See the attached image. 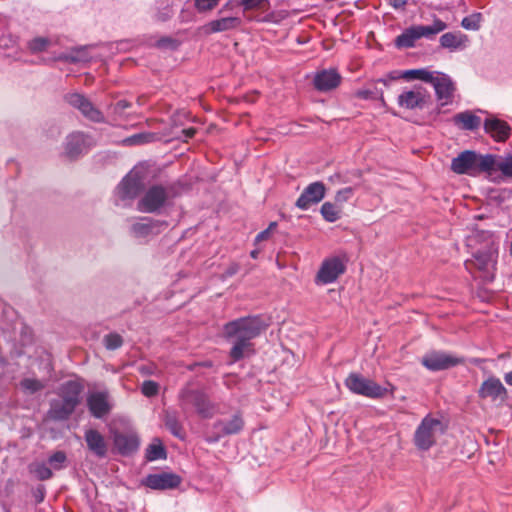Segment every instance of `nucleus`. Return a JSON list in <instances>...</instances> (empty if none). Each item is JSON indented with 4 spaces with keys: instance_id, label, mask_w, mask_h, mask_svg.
<instances>
[{
    "instance_id": "473e14b6",
    "label": "nucleus",
    "mask_w": 512,
    "mask_h": 512,
    "mask_svg": "<svg viewBox=\"0 0 512 512\" xmlns=\"http://www.w3.org/2000/svg\"><path fill=\"white\" fill-rule=\"evenodd\" d=\"M416 28L420 38H431L432 36L444 31L447 28V25L442 20L435 19L432 25H417Z\"/></svg>"
},
{
    "instance_id": "f704fd0d",
    "label": "nucleus",
    "mask_w": 512,
    "mask_h": 512,
    "mask_svg": "<svg viewBox=\"0 0 512 512\" xmlns=\"http://www.w3.org/2000/svg\"><path fill=\"white\" fill-rule=\"evenodd\" d=\"M166 458V452L160 439L155 438L146 449V459L154 461Z\"/></svg>"
},
{
    "instance_id": "3c124183",
    "label": "nucleus",
    "mask_w": 512,
    "mask_h": 512,
    "mask_svg": "<svg viewBox=\"0 0 512 512\" xmlns=\"http://www.w3.org/2000/svg\"><path fill=\"white\" fill-rule=\"evenodd\" d=\"M131 107V103L126 100H119L113 106V113L119 116H123L126 109Z\"/></svg>"
},
{
    "instance_id": "423d86ee",
    "label": "nucleus",
    "mask_w": 512,
    "mask_h": 512,
    "mask_svg": "<svg viewBox=\"0 0 512 512\" xmlns=\"http://www.w3.org/2000/svg\"><path fill=\"white\" fill-rule=\"evenodd\" d=\"M472 258L465 261L466 269L471 273H480L486 281H491L494 278V271L496 269L498 250H481L471 252Z\"/></svg>"
},
{
    "instance_id": "1a4fd4ad",
    "label": "nucleus",
    "mask_w": 512,
    "mask_h": 512,
    "mask_svg": "<svg viewBox=\"0 0 512 512\" xmlns=\"http://www.w3.org/2000/svg\"><path fill=\"white\" fill-rule=\"evenodd\" d=\"M431 102V94L422 86L405 89L397 97V104L405 110H422Z\"/></svg>"
},
{
    "instance_id": "603ef678",
    "label": "nucleus",
    "mask_w": 512,
    "mask_h": 512,
    "mask_svg": "<svg viewBox=\"0 0 512 512\" xmlns=\"http://www.w3.org/2000/svg\"><path fill=\"white\" fill-rule=\"evenodd\" d=\"M239 270V264L237 263H232L226 270L225 272V276H233L234 274H236Z\"/></svg>"
},
{
    "instance_id": "ddd939ff",
    "label": "nucleus",
    "mask_w": 512,
    "mask_h": 512,
    "mask_svg": "<svg viewBox=\"0 0 512 512\" xmlns=\"http://www.w3.org/2000/svg\"><path fill=\"white\" fill-rule=\"evenodd\" d=\"M87 406L95 418H103L110 413L113 404L107 391H93L87 396Z\"/></svg>"
},
{
    "instance_id": "7c9ffc66",
    "label": "nucleus",
    "mask_w": 512,
    "mask_h": 512,
    "mask_svg": "<svg viewBox=\"0 0 512 512\" xmlns=\"http://www.w3.org/2000/svg\"><path fill=\"white\" fill-rule=\"evenodd\" d=\"M454 123L465 130H475L481 124V119L470 111L461 112L454 116Z\"/></svg>"
},
{
    "instance_id": "9b49d317",
    "label": "nucleus",
    "mask_w": 512,
    "mask_h": 512,
    "mask_svg": "<svg viewBox=\"0 0 512 512\" xmlns=\"http://www.w3.org/2000/svg\"><path fill=\"white\" fill-rule=\"evenodd\" d=\"M512 177V155L500 156L489 154L487 179L500 183Z\"/></svg>"
},
{
    "instance_id": "bb28decb",
    "label": "nucleus",
    "mask_w": 512,
    "mask_h": 512,
    "mask_svg": "<svg viewBox=\"0 0 512 512\" xmlns=\"http://www.w3.org/2000/svg\"><path fill=\"white\" fill-rule=\"evenodd\" d=\"M85 441L88 448L98 457H105L107 454V443L104 437L94 429L85 432Z\"/></svg>"
},
{
    "instance_id": "72a5a7b5",
    "label": "nucleus",
    "mask_w": 512,
    "mask_h": 512,
    "mask_svg": "<svg viewBox=\"0 0 512 512\" xmlns=\"http://www.w3.org/2000/svg\"><path fill=\"white\" fill-rule=\"evenodd\" d=\"M320 212L327 222L333 223L340 219L342 208L335 202H325L321 206Z\"/></svg>"
},
{
    "instance_id": "f3484780",
    "label": "nucleus",
    "mask_w": 512,
    "mask_h": 512,
    "mask_svg": "<svg viewBox=\"0 0 512 512\" xmlns=\"http://www.w3.org/2000/svg\"><path fill=\"white\" fill-rule=\"evenodd\" d=\"M421 362L429 370L439 371L456 366L461 360L444 352H431L426 354Z\"/></svg>"
},
{
    "instance_id": "4c0bfd02",
    "label": "nucleus",
    "mask_w": 512,
    "mask_h": 512,
    "mask_svg": "<svg viewBox=\"0 0 512 512\" xmlns=\"http://www.w3.org/2000/svg\"><path fill=\"white\" fill-rule=\"evenodd\" d=\"M154 139V134L151 133H139L123 140V143L127 146L139 145L143 143L151 142Z\"/></svg>"
},
{
    "instance_id": "e433bc0d",
    "label": "nucleus",
    "mask_w": 512,
    "mask_h": 512,
    "mask_svg": "<svg viewBox=\"0 0 512 512\" xmlns=\"http://www.w3.org/2000/svg\"><path fill=\"white\" fill-rule=\"evenodd\" d=\"M165 426L170 430V432L178 437V438H184V432L182 429L181 424L177 420L175 415H172L170 413H166L164 417Z\"/></svg>"
},
{
    "instance_id": "37998d69",
    "label": "nucleus",
    "mask_w": 512,
    "mask_h": 512,
    "mask_svg": "<svg viewBox=\"0 0 512 512\" xmlns=\"http://www.w3.org/2000/svg\"><path fill=\"white\" fill-rule=\"evenodd\" d=\"M354 194V189L352 187H345L343 189H340L337 191L335 195V203L339 206H342V204L346 203L351 199V197Z\"/></svg>"
},
{
    "instance_id": "2f4dec72",
    "label": "nucleus",
    "mask_w": 512,
    "mask_h": 512,
    "mask_svg": "<svg viewBox=\"0 0 512 512\" xmlns=\"http://www.w3.org/2000/svg\"><path fill=\"white\" fill-rule=\"evenodd\" d=\"M420 39L416 26L406 29L402 34L396 37L395 45L398 48H410Z\"/></svg>"
},
{
    "instance_id": "393cba45",
    "label": "nucleus",
    "mask_w": 512,
    "mask_h": 512,
    "mask_svg": "<svg viewBox=\"0 0 512 512\" xmlns=\"http://www.w3.org/2000/svg\"><path fill=\"white\" fill-rule=\"evenodd\" d=\"M166 226L165 222L143 218L132 226V232L136 237H147L160 233Z\"/></svg>"
},
{
    "instance_id": "cd10ccee",
    "label": "nucleus",
    "mask_w": 512,
    "mask_h": 512,
    "mask_svg": "<svg viewBox=\"0 0 512 512\" xmlns=\"http://www.w3.org/2000/svg\"><path fill=\"white\" fill-rule=\"evenodd\" d=\"M240 23L241 20L238 17H224L210 21L203 30L206 34L224 32L237 28Z\"/></svg>"
},
{
    "instance_id": "20e7f679",
    "label": "nucleus",
    "mask_w": 512,
    "mask_h": 512,
    "mask_svg": "<svg viewBox=\"0 0 512 512\" xmlns=\"http://www.w3.org/2000/svg\"><path fill=\"white\" fill-rule=\"evenodd\" d=\"M344 383L352 393L372 399L383 398L394 389L391 384H388V387H383L359 373H350Z\"/></svg>"
},
{
    "instance_id": "4d7b16f0",
    "label": "nucleus",
    "mask_w": 512,
    "mask_h": 512,
    "mask_svg": "<svg viewBox=\"0 0 512 512\" xmlns=\"http://www.w3.org/2000/svg\"><path fill=\"white\" fill-rule=\"evenodd\" d=\"M171 14H172L171 9L167 8L166 11L163 13V15H161L159 18L164 21V20L170 18Z\"/></svg>"
},
{
    "instance_id": "9d476101",
    "label": "nucleus",
    "mask_w": 512,
    "mask_h": 512,
    "mask_svg": "<svg viewBox=\"0 0 512 512\" xmlns=\"http://www.w3.org/2000/svg\"><path fill=\"white\" fill-rule=\"evenodd\" d=\"M346 266L340 257L326 258L315 277L316 284L326 285L335 282L345 272Z\"/></svg>"
},
{
    "instance_id": "a19ab883",
    "label": "nucleus",
    "mask_w": 512,
    "mask_h": 512,
    "mask_svg": "<svg viewBox=\"0 0 512 512\" xmlns=\"http://www.w3.org/2000/svg\"><path fill=\"white\" fill-rule=\"evenodd\" d=\"M48 462L53 469L60 470L65 465L66 454L63 451H57L49 457Z\"/></svg>"
},
{
    "instance_id": "a211bd4d",
    "label": "nucleus",
    "mask_w": 512,
    "mask_h": 512,
    "mask_svg": "<svg viewBox=\"0 0 512 512\" xmlns=\"http://www.w3.org/2000/svg\"><path fill=\"white\" fill-rule=\"evenodd\" d=\"M467 247L470 252L481 250H498V243L492 233L475 230L467 237Z\"/></svg>"
},
{
    "instance_id": "79ce46f5",
    "label": "nucleus",
    "mask_w": 512,
    "mask_h": 512,
    "mask_svg": "<svg viewBox=\"0 0 512 512\" xmlns=\"http://www.w3.org/2000/svg\"><path fill=\"white\" fill-rule=\"evenodd\" d=\"M123 344V339L119 334L110 333L104 337V345L109 350H115Z\"/></svg>"
},
{
    "instance_id": "c85d7f7f",
    "label": "nucleus",
    "mask_w": 512,
    "mask_h": 512,
    "mask_svg": "<svg viewBox=\"0 0 512 512\" xmlns=\"http://www.w3.org/2000/svg\"><path fill=\"white\" fill-rule=\"evenodd\" d=\"M468 42V36L461 32H448L440 37L441 46L450 50L463 49Z\"/></svg>"
},
{
    "instance_id": "6e6552de",
    "label": "nucleus",
    "mask_w": 512,
    "mask_h": 512,
    "mask_svg": "<svg viewBox=\"0 0 512 512\" xmlns=\"http://www.w3.org/2000/svg\"><path fill=\"white\" fill-rule=\"evenodd\" d=\"M181 400L184 406L191 405L203 418H211L216 413L222 414L216 404L212 403L208 396L199 390H184L181 393Z\"/></svg>"
},
{
    "instance_id": "13d9d810",
    "label": "nucleus",
    "mask_w": 512,
    "mask_h": 512,
    "mask_svg": "<svg viewBox=\"0 0 512 512\" xmlns=\"http://www.w3.org/2000/svg\"><path fill=\"white\" fill-rule=\"evenodd\" d=\"M507 384L512 385V372H509L504 377Z\"/></svg>"
},
{
    "instance_id": "864d4df0",
    "label": "nucleus",
    "mask_w": 512,
    "mask_h": 512,
    "mask_svg": "<svg viewBox=\"0 0 512 512\" xmlns=\"http://www.w3.org/2000/svg\"><path fill=\"white\" fill-rule=\"evenodd\" d=\"M389 4L396 9L403 8L407 4V0H388Z\"/></svg>"
},
{
    "instance_id": "a18cd8bd",
    "label": "nucleus",
    "mask_w": 512,
    "mask_h": 512,
    "mask_svg": "<svg viewBox=\"0 0 512 512\" xmlns=\"http://www.w3.org/2000/svg\"><path fill=\"white\" fill-rule=\"evenodd\" d=\"M159 385L151 380L144 381L141 387L142 393L147 397L155 396L158 393Z\"/></svg>"
},
{
    "instance_id": "f03ea898",
    "label": "nucleus",
    "mask_w": 512,
    "mask_h": 512,
    "mask_svg": "<svg viewBox=\"0 0 512 512\" xmlns=\"http://www.w3.org/2000/svg\"><path fill=\"white\" fill-rule=\"evenodd\" d=\"M83 385L75 380L63 383L57 390V398L50 403L48 418L55 421L67 420L81 403Z\"/></svg>"
},
{
    "instance_id": "412c9836",
    "label": "nucleus",
    "mask_w": 512,
    "mask_h": 512,
    "mask_svg": "<svg viewBox=\"0 0 512 512\" xmlns=\"http://www.w3.org/2000/svg\"><path fill=\"white\" fill-rule=\"evenodd\" d=\"M341 76L335 69L318 71L314 76V86L318 91L327 92L339 86Z\"/></svg>"
},
{
    "instance_id": "6ab92c4d",
    "label": "nucleus",
    "mask_w": 512,
    "mask_h": 512,
    "mask_svg": "<svg viewBox=\"0 0 512 512\" xmlns=\"http://www.w3.org/2000/svg\"><path fill=\"white\" fill-rule=\"evenodd\" d=\"M66 99L71 106L77 108L86 118L94 122H102L104 120L103 114L83 95L73 93L68 95Z\"/></svg>"
},
{
    "instance_id": "ea45409f",
    "label": "nucleus",
    "mask_w": 512,
    "mask_h": 512,
    "mask_svg": "<svg viewBox=\"0 0 512 512\" xmlns=\"http://www.w3.org/2000/svg\"><path fill=\"white\" fill-rule=\"evenodd\" d=\"M59 60L67 61V62H82L86 61V56L84 54V49H75L68 53L61 54L58 57Z\"/></svg>"
},
{
    "instance_id": "dca6fc26",
    "label": "nucleus",
    "mask_w": 512,
    "mask_h": 512,
    "mask_svg": "<svg viewBox=\"0 0 512 512\" xmlns=\"http://www.w3.org/2000/svg\"><path fill=\"white\" fill-rule=\"evenodd\" d=\"M433 78L431 84L435 89L437 99L441 102V106L448 105L453 99L454 83L449 76L440 72H436Z\"/></svg>"
},
{
    "instance_id": "58836bf2",
    "label": "nucleus",
    "mask_w": 512,
    "mask_h": 512,
    "mask_svg": "<svg viewBox=\"0 0 512 512\" xmlns=\"http://www.w3.org/2000/svg\"><path fill=\"white\" fill-rule=\"evenodd\" d=\"M481 18L482 16L480 13H474L470 16L463 18L461 25L463 28L467 30L476 31L480 28Z\"/></svg>"
},
{
    "instance_id": "052dcab7",
    "label": "nucleus",
    "mask_w": 512,
    "mask_h": 512,
    "mask_svg": "<svg viewBox=\"0 0 512 512\" xmlns=\"http://www.w3.org/2000/svg\"><path fill=\"white\" fill-rule=\"evenodd\" d=\"M380 82H383V84L387 85V81L384 79H381Z\"/></svg>"
},
{
    "instance_id": "c03bdc74",
    "label": "nucleus",
    "mask_w": 512,
    "mask_h": 512,
    "mask_svg": "<svg viewBox=\"0 0 512 512\" xmlns=\"http://www.w3.org/2000/svg\"><path fill=\"white\" fill-rule=\"evenodd\" d=\"M32 472L40 480L50 479L53 475L51 469L45 464H36L33 466Z\"/></svg>"
},
{
    "instance_id": "2eb2a0df",
    "label": "nucleus",
    "mask_w": 512,
    "mask_h": 512,
    "mask_svg": "<svg viewBox=\"0 0 512 512\" xmlns=\"http://www.w3.org/2000/svg\"><path fill=\"white\" fill-rule=\"evenodd\" d=\"M326 194L325 185L316 181L309 184L296 201V206L301 210H307L312 205L319 203Z\"/></svg>"
},
{
    "instance_id": "f257e3e1",
    "label": "nucleus",
    "mask_w": 512,
    "mask_h": 512,
    "mask_svg": "<svg viewBox=\"0 0 512 512\" xmlns=\"http://www.w3.org/2000/svg\"><path fill=\"white\" fill-rule=\"evenodd\" d=\"M267 328V324L259 316L242 317L224 325L226 339L233 341L230 357L238 361L253 353L252 339L259 336Z\"/></svg>"
},
{
    "instance_id": "8fccbe9b",
    "label": "nucleus",
    "mask_w": 512,
    "mask_h": 512,
    "mask_svg": "<svg viewBox=\"0 0 512 512\" xmlns=\"http://www.w3.org/2000/svg\"><path fill=\"white\" fill-rule=\"evenodd\" d=\"M277 224L276 222H271L268 226L267 229H265L264 231L260 232L256 238H255V243H260L262 241H265V240H268L271 236V233L272 231L276 228Z\"/></svg>"
},
{
    "instance_id": "0eeeda50",
    "label": "nucleus",
    "mask_w": 512,
    "mask_h": 512,
    "mask_svg": "<svg viewBox=\"0 0 512 512\" xmlns=\"http://www.w3.org/2000/svg\"><path fill=\"white\" fill-rule=\"evenodd\" d=\"M444 432V425L431 414L425 416L414 433V443L420 450L431 448L439 435Z\"/></svg>"
},
{
    "instance_id": "c756f323",
    "label": "nucleus",
    "mask_w": 512,
    "mask_h": 512,
    "mask_svg": "<svg viewBox=\"0 0 512 512\" xmlns=\"http://www.w3.org/2000/svg\"><path fill=\"white\" fill-rule=\"evenodd\" d=\"M436 72L429 71L427 69H411L406 70L401 74H397L396 72H393L389 75L390 80H396L399 78H403L407 81L411 80H421L427 83H431V81L434 79V75Z\"/></svg>"
},
{
    "instance_id": "09e8293b",
    "label": "nucleus",
    "mask_w": 512,
    "mask_h": 512,
    "mask_svg": "<svg viewBox=\"0 0 512 512\" xmlns=\"http://www.w3.org/2000/svg\"><path fill=\"white\" fill-rule=\"evenodd\" d=\"M245 10L263 9L268 4V0H241Z\"/></svg>"
},
{
    "instance_id": "bf43d9fd",
    "label": "nucleus",
    "mask_w": 512,
    "mask_h": 512,
    "mask_svg": "<svg viewBox=\"0 0 512 512\" xmlns=\"http://www.w3.org/2000/svg\"><path fill=\"white\" fill-rule=\"evenodd\" d=\"M258 254H259L258 250H253L250 253L251 257L254 258V259L258 257Z\"/></svg>"
},
{
    "instance_id": "b1692460",
    "label": "nucleus",
    "mask_w": 512,
    "mask_h": 512,
    "mask_svg": "<svg viewBox=\"0 0 512 512\" xmlns=\"http://www.w3.org/2000/svg\"><path fill=\"white\" fill-rule=\"evenodd\" d=\"M484 129L486 133L490 134V136L498 142L506 141L510 136L511 130L507 122L497 118L486 119Z\"/></svg>"
},
{
    "instance_id": "f8f14e48",
    "label": "nucleus",
    "mask_w": 512,
    "mask_h": 512,
    "mask_svg": "<svg viewBox=\"0 0 512 512\" xmlns=\"http://www.w3.org/2000/svg\"><path fill=\"white\" fill-rule=\"evenodd\" d=\"M167 198L168 193L164 187L152 186L138 202V209L141 212L153 213L165 204Z\"/></svg>"
},
{
    "instance_id": "5fc2aeb1",
    "label": "nucleus",
    "mask_w": 512,
    "mask_h": 512,
    "mask_svg": "<svg viewBox=\"0 0 512 512\" xmlns=\"http://www.w3.org/2000/svg\"><path fill=\"white\" fill-rule=\"evenodd\" d=\"M196 133V129L195 128H188V129H183L182 130V134L184 136L185 139H190L192 138Z\"/></svg>"
},
{
    "instance_id": "7ed1b4c3",
    "label": "nucleus",
    "mask_w": 512,
    "mask_h": 512,
    "mask_svg": "<svg viewBox=\"0 0 512 512\" xmlns=\"http://www.w3.org/2000/svg\"><path fill=\"white\" fill-rule=\"evenodd\" d=\"M489 154H480L472 150H465L452 159L451 170L459 175L466 174L472 177L480 174L488 175Z\"/></svg>"
},
{
    "instance_id": "49530a36",
    "label": "nucleus",
    "mask_w": 512,
    "mask_h": 512,
    "mask_svg": "<svg viewBox=\"0 0 512 512\" xmlns=\"http://www.w3.org/2000/svg\"><path fill=\"white\" fill-rule=\"evenodd\" d=\"M49 40L47 38L39 37L29 42V48L33 52H40L47 48Z\"/></svg>"
},
{
    "instance_id": "c9c22d12",
    "label": "nucleus",
    "mask_w": 512,
    "mask_h": 512,
    "mask_svg": "<svg viewBox=\"0 0 512 512\" xmlns=\"http://www.w3.org/2000/svg\"><path fill=\"white\" fill-rule=\"evenodd\" d=\"M46 383L35 378H25L20 382V388L26 394H34L43 390Z\"/></svg>"
},
{
    "instance_id": "5701e85b",
    "label": "nucleus",
    "mask_w": 512,
    "mask_h": 512,
    "mask_svg": "<svg viewBox=\"0 0 512 512\" xmlns=\"http://www.w3.org/2000/svg\"><path fill=\"white\" fill-rule=\"evenodd\" d=\"M142 182L135 173L128 174L117 188L118 196L122 199H132L138 195Z\"/></svg>"
},
{
    "instance_id": "de8ad7c7",
    "label": "nucleus",
    "mask_w": 512,
    "mask_h": 512,
    "mask_svg": "<svg viewBox=\"0 0 512 512\" xmlns=\"http://www.w3.org/2000/svg\"><path fill=\"white\" fill-rule=\"evenodd\" d=\"M219 3V0H195V7L199 12L212 10Z\"/></svg>"
},
{
    "instance_id": "4be33fe9",
    "label": "nucleus",
    "mask_w": 512,
    "mask_h": 512,
    "mask_svg": "<svg viewBox=\"0 0 512 512\" xmlns=\"http://www.w3.org/2000/svg\"><path fill=\"white\" fill-rule=\"evenodd\" d=\"M113 442L117 451L122 455L132 454L139 447V438L134 432H116L113 436Z\"/></svg>"
},
{
    "instance_id": "39448f33",
    "label": "nucleus",
    "mask_w": 512,
    "mask_h": 512,
    "mask_svg": "<svg viewBox=\"0 0 512 512\" xmlns=\"http://www.w3.org/2000/svg\"><path fill=\"white\" fill-rule=\"evenodd\" d=\"M244 426L245 421L242 412L235 410L229 417H221L213 423L206 434V441L215 443L223 437L239 434Z\"/></svg>"
},
{
    "instance_id": "4468645a",
    "label": "nucleus",
    "mask_w": 512,
    "mask_h": 512,
    "mask_svg": "<svg viewBox=\"0 0 512 512\" xmlns=\"http://www.w3.org/2000/svg\"><path fill=\"white\" fill-rule=\"evenodd\" d=\"M94 140L84 133L75 132L70 134L65 143V154L69 158H76L82 153H86L93 145Z\"/></svg>"
},
{
    "instance_id": "aec40b11",
    "label": "nucleus",
    "mask_w": 512,
    "mask_h": 512,
    "mask_svg": "<svg viewBox=\"0 0 512 512\" xmlns=\"http://www.w3.org/2000/svg\"><path fill=\"white\" fill-rule=\"evenodd\" d=\"M144 483L151 489L166 490L176 488L181 483V479L173 473L163 472L148 475Z\"/></svg>"
},
{
    "instance_id": "a878e982",
    "label": "nucleus",
    "mask_w": 512,
    "mask_h": 512,
    "mask_svg": "<svg viewBox=\"0 0 512 512\" xmlns=\"http://www.w3.org/2000/svg\"><path fill=\"white\" fill-rule=\"evenodd\" d=\"M507 391L501 381L497 378L491 377L484 381L480 387L479 395L482 398H490L492 400H504Z\"/></svg>"
},
{
    "instance_id": "6e6d98bb",
    "label": "nucleus",
    "mask_w": 512,
    "mask_h": 512,
    "mask_svg": "<svg viewBox=\"0 0 512 512\" xmlns=\"http://www.w3.org/2000/svg\"><path fill=\"white\" fill-rule=\"evenodd\" d=\"M356 95L359 98L368 99L371 95V92L369 90H359V91H357Z\"/></svg>"
}]
</instances>
